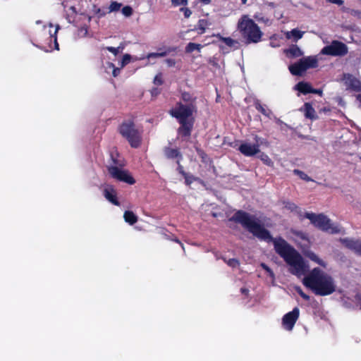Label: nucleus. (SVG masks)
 Instances as JSON below:
<instances>
[{"label":"nucleus","mask_w":361,"mask_h":361,"mask_svg":"<svg viewBox=\"0 0 361 361\" xmlns=\"http://www.w3.org/2000/svg\"><path fill=\"white\" fill-rule=\"evenodd\" d=\"M212 25L211 22L208 19H200L199 20L197 29L199 30V34H203L205 32L206 29Z\"/></svg>","instance_id":"obj_21"},{"label":"nucleus","mask_w":361,"mask_h":361,"mask_svg":"<svg viewBox=\"0 0 361 361\" xmlns=\"http://www.w3.org/2000/svg\"><path fill=\"white\" fill-rule=\"evenodd\" d=\"M82 1H85L86 3V6L82 4L78 9L75 6L70 4L68 0H66L63 2L62 5L64 9V16L68 23H72L74 21L77 13L85 16L87 19V23H90L92 17L86 15L87 8L90 0H82Z\"/></svg>","instance_id":"obj_7"},{"label":"nucleus","mask_w":361,"mask_h":361,"mask_svg":"<svg viewBox=\"0 0 361 361\" xmlns=\"http://www.w3.org/2000/svg\"><path fill=\"white\" fill-rule=\"evenodd\" d=\"M298 293L305 300H308L310 299V297L307 295H306L305 293H304L300 288H298Z\"/></svg>","instance_id":"obj_48"},{"label":"nucleus","mask_w":361,"mask_h":361,"mask_svg":"<svg viewBox=\"0 0 361 361\" xmlns=\"http://www.w3.org/2000/svg\"><path fill=\"white\" fill-rule=\"evenodd\" d=\"M131 60V56L128 54H126L123 55L122 60L120 61L121 68H123L128 63H130Z\"/></svg>","instance_id":"obj_34"},{"label":"nucleus","mask_w":361,"mask_h":361,"mask_svg":"<svg viewBox=\"0 0 361 361\" xmlns=\"http://www.w3.org/2000/svg\"><path fill=\"white\" fill-rule=\"evenodd\" d=\"M356 99L359 102L360 106L361 107V94L357 95Z\"/></svg>","instance_id":"obj_52"},{"label":"nucleus","mask_w":361,"mask_h":361,"mask_svg":"<svg viewBox=\"0 0 361 361\" xmlns=\"http://www.w3.org/2000/svg\"><path fill=\"white\" fill-rule=\"evenodd\" d=\"M164 154L169 159L181 158V155L177 149L166 147L164 149Z\"/></svg>","instance_id":"obj_22"},{"label":"nucleus","mask_w":361,"mask_h":361,"mask_svg":"<svg viewBox=\"0 0 361 361\" xmlns=\"http://www.w3.org/2000/svg\"><path fill=\"white\" fill-rule=\"evenodd\" d=\"M163 83L161 74H157L154 79V84L156 85H161Z\"/></svg>","instance_id":"obj_40"},{"label":"nucleus","mask_w":361,"mask_h":361,"mask_svg":"<svg viewBox=\"0 0 361 361\" xmlns=\"http://www.w3.org/2000/svg\"><path fill=\"white\" fill-rule=\"evenodd\" d=\"M326 1L329 3H331V4H337L338 6H341L344 3V1L343 0H326Z\"/></svg>","instance_id":"obj_47"},{"label":"nucleus","mask_w":361,"mask_h":361,"mask_svg":"<svg viewBox=\"0 0 361 361\" xmlns=\"http://www.w3.org/2000/svg\"><path fill=\"white\" fill-rule=\"evenodd\" d=\"M255 106L259 111H260L265 116L270 118L272 117L273 114H272L271 111L270 109L266 108V106L262 105L259 103V102H258V101L256 102L255 104Z\"/></svg>","instance_id":"obj_23"},{"label":"nucleus","mask_w":361,"mask_h":361,"mask_svg":"<svg viewBox=\"0 0 361 361\" xmlns=\"http://www.w3.org/2000/svg\"><path fill=\"white\" fill-rule=\"evenodd\" d=\"M107 66H108L106 68H110L112 70V75L114 77H116L119 75L120 71H121V67L116 68V67H115L114 64L112 63H108Z\"/></svg>","instance_id":"obj_33"},{"label":"nucleus","mask_w":361,"mask_h":361,"mask_svg":"<svg viewBox=\"0 0 361 361\" xmlns=\"http://www.w3.org/2000/svg\"><path fill=\"white\" fill-rule=\"evenodd\" d=\"M157 93H158V92H157V89H154V90H152V94H157Z\"/></svg>","instance_id":"obj_55"},{"label":"nucleus","mask_w":361,"mask_h":361,"mask_svg":"<svg viewBox=\"0 0 361 361\" xmlns=\"http://www.w3.org/2000/svg\"><path fill=\"white\" fill-rule=\"evenodd\" d=\"M261 267L269 273V276L272 279H274V272L271 270V269L267 265H266L265 264L262 263L261 264Z\"/></svg>","instance_id":"obj_42"},{"label":"nucleus","mask_w":361,"mask_h":361,"mask_svg":"<svg viewBox=\"0 0 361 361\" xmlns=\"http://www.w3.org/2000/svg\"><path fill=\"white\" fill-rule=\"evenodd\" d=\"M295 90H298L302 94L311 93L313 91V88L309 83L300 82H298L295 87Z\"/></svg>","instance_id":"obj_20"},{"label":"nucleus","mask_w":361,"mask_h":361,"mask_svg":"<svg viewBox=\"0 0 361 361\" xmlns=\"http://www.w3.org/2000/svg\"><path fill=\"white\" fill-rule=\"evenodd\" d=\"M180 10L183 13L185 17L187 18H188L192 14V11L188 8L182 7Z\"/></svg>","instance_id":"obj_41"},{"label":"nucleus","mask_w":361,"mask_h":361,"mask_svg":"<svg viewBox=\"0 0 361 361\" xmlns=\"http://www.w3.org/2000/svg\"><path fill=\"white\" fill-rule=\"evenodd\" d=\"M340 81L347 90L361 91V81L352 74L343 73Z\"/></svg>","instance_id":"obj_13"},{"label":"nucleus","mask_w":361,"mask_h":361,"mask_svg":"<svg viewBox=\"0 0 361 361\" xmlns=\"http://www.w3.org/2000/svg\"><path fill=\"white\" fill-rule=\"evenodd\" d=\"M221 40H222L226 45L230 47H234L238 42L231 39V37H221Z\"/></svg>","instance_id":"obj_35"},{"label":"nucleus","mask_w":361,"mask_h":361,"mask_svg":"<svg viewBox=\"0 0 361 361\" xmlns=\"http://www.w3.org/2000/svg\"><path fill=\"white\" fill-rule=\"evenodd\" d=\"M200 1L204 4H208L211 2V0H200Z\"/></svg>","instance_id":"obj_54"},{"label":"nucleus","mask_w":361,"mask_h":361,"mask_svg":"<svg viewBox=\"0 0 361 361\" xmlns=\"http://www.w3.org/2000/svg\"><path fill=\"white\" fill-rule=\"evenodd\" d=\"M121 11H122V13L126 17H129L133 14V9L130 6H124L122 8Z\"/></svg>","instance_id":"obj_37"},{"label":"nucleus","mask_w":361,"mask_h":361,"mask_svg":"<svg viewBox=\"0 0 361 361\" xmlns=\"http://www.w3.org/2000/svg\"><path fill=\"white\" fill-rule=\"evenodd\" d=\"M123 217L125 221L130 225L135 224L137 219V216L133 214V212L130 211H126L124 213Z\"/></svg>","instance_id":"obj_27"},{"label":"nucleus","mask_w":361,"mask_h":361,"mask_svg":"<svg viewBox=\"0 0 361 361\" xmlns=\"http://www.w3.org/2000/svg\"><path fill=\"white\" fill-rule=\"evenodd\" d=\"M120 133L126 137L133 147H137L141 142V134L134 123L130 121L123 122L119 128Z\"/></svg>","instance_id":"obj_6"},{"label":"nucleus","mask_w":361,"mask_h":361,"mask_svg":"<svg viewBox=\"0 0 361 361\" xmlns=\"http://www.w3.org/2000/svg\"><path fill=\"white\" fill-rule=\"evenodd\" d=\"M341 243L348 248L353 250L355 253L361 255V241L350 238H343Z\"/></svg>","instance_id":"obj_14"},{"label":"nucleus","mask_w":361,"mask_h":361,"mask_svg":"<svg viewBox=\"0 0 361 361\" xmlns=\"http://www.w3.org/2000/svg\"><path fill=\"white\" fill-rule=\"evenodd\" d=\"M243 4H245L247 3V0H241Z\"/></svg>","instance_id":"obj_57"},{"label":"nucleus","mask_w":361,"mask_h":361,"mask_svg":"<svg viewBox=\"0 0 361 361\" xmlns=\"http://www.w3.org/2000/svg\"><path fill=\"white\" fill-rule=\"evenodd\" d=\"M106 49L114 54L115 56L117 55L118 53L119 52V47L115 48L113 47H106Z\"/></svg>","instance_id":"obj_44"},{"label":"nucleus","mask_w":361,"mask_h":361,"mask_svg":"<svg viewBox=\"0 0 361 361\" xmlns=\"http://www.w3.org/2000/svg\"><path fill=\"white\" fill-rule=\"evenodd\" d=\"M348 51L347 45L340 41L334 40L329 45L325 46L321 50V54L332 56H343Z\"/></svg>","instance_id":"obj_9"},{"label":"nucleus","mask_w":361,"mask_h":361,"mask_svg":"<svg viewBox=\"0 0 361 361\" xmlns=\"http://www.w3.org/2000/svg\"><path fill=\"white\" fill-rule=\"evenodd\" d=\"M302 283L318 295H329L336 290L333 278L318 267L314 268L303 277Z\"/></svg>","instance_id":"obj_2"},{"label":"nucleus","mask_w":361,"mask_h":361,"mask_svg":"<svg viewBox=\"0 0 361 361\" xmlns=\"http://www.w3.org/2000/svg\"><path fill=\"white\" fill-rule=\"evenodd\" d=\"M286 53L290 57L297 58L303 55V51L297 46L292 45L286 50Z\"/></svg>","instance_id":"obj_19"},{"label":"nucleus","mask_w":361,"mask_h":361,"mask_svg":"<svg viewBox=\"0 0 361 361\" xmlns=\"http://www.w3.org/2000/svg\"><path fill=\"white\" fill-rule=\"evenodd\" d=\"M260 159L267 166H273L274 163L269 156L264 153L260 154Z\"/></svg>","instance_id":"obj_32"},{"label":"nucleus","mask_w":361,"mask_h":361,"mask_svg":"<svg viewBox=\"0 0 361 361\" xmlns=\"http://www.w3.org/2000/svg\"><path fill=\"white\" fill-rule=\"evenodd\" d=\"M165 63L169 67H173L176 65V61L173 59H167L165 60Z\"/></svg>","instance_id":"obj_45"},{"label":"nucleus","mask_w":361,"mask_h":361,"mask_svg":"<svg viewBox=\"0 0 361 361\" xmlns=\"http://www.w3.org/2000/svg\"><path fill=\"white\" fill-rule=\"evenodd\" d=\"M145 57H140L139 59H144Z\"/></svg>","instance_id":"obj_59"},{"label":"nucleus","mask_w":361,"mask_h":361,"mask_svg":"<svg viewBox=\"0 0 361 361\" xmlns=\"http://www.w3.org/2000/svg\"><path fill=\"white\" fill-rule=\"evenodd\" d=\"M171 4L173 6H186L188 0H171Z\"/></svg>","instance_id":"obj_38"},{"label":"nucleus","mask_w":361,"mask_h":361,"mask_svg":"<svg viewBox=\"0 0 361 361\" xmlns=\"http://www.w3.org/2000/svg\"><path fill=\"white\" fill-rule=\"evenodd\" d=\"M299 315L300 310L298 307L293 308L292 311L284 314L281 322L283 328L288 331H292L299 318Z\"/></svg>","instance_id":"obj_11"},{"label":"nucleus","mask_w":361,"mask_h":361,"mask_svg":"<svg viewBox=\"0 0 361 361\" xmlns=\"http://www.w3.org/2000/svg\"><path fill=\"white\" fill-rule=\"evenodd\" d=\"M169 52V51H162V52H158V53H155V52L149 53V54H148L146 56V59H155L157 58L164 57Z\"/></svg>","instance_id":"obj_29"},{"label":"nucleus","mask_w":361,"mask_h":361,"mask_svg":"<svg viewBox=\"0 0 361 361\" xmlns=\"http://www.w3.org/2000/svg\"><path fill=\"white\" fill-rule=\"evenodd\" d=\"M293 173L298 176L301 179L306 180V181H312L313 180L308 176L305 173H304L302 171H300L298 169H295L293 171Z\"/></svg>","instance_id":"obj_30"},{"label":"nucleus","mask_w":361,"mask_h":361,"mask_svg":"<svg viewBox=\"0 0 361 361\" xmlns=\"http://www.w3.org/2000/svg\"><path fill=\"white\" fill-rule=\"evenodd\" d=\"M182 99L185 102H189V103L192 102V97L188 93H185V92L183 93L182 94Z\"/></svg>","instance_id":"obj_43"},{"label":"nucleus","mask_w":361,"mask_h":361,"mask_svg":"<svg viewBox=\"0 0 361 361\" xmlns=\"http://www.w3.org/2000/svg\"><path fill=\"white\" fill-rule=\"evenodd\" d=\"M225 262L232 268H236L240 265V262L238 259L233 258L228 260L224 259Z\"/></svg>","instance_id":"obj_36"},{"label":"nucleus","mask_w":361,"mask_h":361,"mask_svg":"<svg viewBox=\"0 0 361 361\" xmlns=\"http://www.w3.org/2000/svg\"><path fill=\"white\" fill-rule=\"evenodd\" d=\"M109 172L110 175L114 178L120 181L125 182L130 185L135 183L134 178L131 176V175L125 170H123L116 166H110L109 167Z\"/></svg>","instance_id":"obj_12"},{"label":"nucleus","mask_w":361,"mask_h":361,"mask_svg":"<svg viewBox=\"0 0 361 361\" xmlns=\"http://www.w3.org/2000/svg\"><path fill=\"white\" fill-rule=\"evenodd\" d=\"M311 93H314V94H317L322 95V91L321 90L313 89V91H312Z\"/></svg>","instance_id":"obj_50"},{"label":"nucleus","mask_w":361,"mask_h":361,"mask_svg":"<svg viewBox=\"0 0 361 361\" xmlns=\"http://www.w3.org/2000/svg\"><path fill=\"white\" fill-rule=\"evenodd\" d=\"M229 221L241 224L249 232L261 240L272 242L275 252L288 265V271L290 274L298 278L305 277L307 275L309 265L302 255L282 238H272L269 232L259 224V220L255 216L240 210L235 212L229 219Z\"/></svg>","instance_id":"obj_1"},{"label":"nucleus","mask_w":361,"mask_h":361,"mask_svg":"<svg viewBox=\"0 0 361 361\" xmlns=\"http://www.w3.org/2000/svg\"><path fill=\"white\" fill-rule=\"evenodd\" d=\"M122 4L117 1H112L109 7L108 13L118 11L121 9Z\"/></svg>","instance_id":"obj_31"},{"label":"nucleus","mask_w":361,"mask_h":361,"mask_svg":"<svg viewBox=\"0 0 361 361\" xmlns=\"http://www.w3.org/2000/svg\"><path fill=\"white\" fill-rule=\"evenodd\" d=\"M49 28H52V27H53V25H52L51 23H50V24L49 25Z\"/></svg>","instance_id":"obj_58"},{"label":"nucleus","mask_w":361,"mask_h":361,"mask_svg":"<svg viewBox=\"0 0 361 361\" xmlns=\"http://www.w3.org/2000/svg\"><path fill=\"white\" fill-rule=\"evenodd\" d=\"M237 27L248 43L259 42L263 35L259 27L247 15L241 16L238 20Z\"/></svg>","instance_id":"obj_4"},{"label":"nucleus","mask_w":361,"mask_h":361,"mask_svg":"<svg viewBox=\"0 0 361 361\" xmlns=\"http://www.w3.org/2000/svg\"><path fill=\"white\" fill-rule=\"evenodd\" d=\"M303 35L304 32L298 29H293L290 31H287L285 32V35L287 39L293 38L295 42H297L298 39H301Z\"/></svg>","instance_id":"obj_18"},{"label":"nucleus","mask_w":361,"mask_h":361,"mask_svg":"<svg viewBox=\"0 0 361 361\" xmlns=\"http://www.w3.org/2000/svg\"><path fill=\"white\" fill-rule=\"evenodd\" d=\"M203 46L200 44L190 42L185 47V52L191 53L194 51H200Z\"/></svg>","instance_id":"obj_25"},{"label":"nucleus","mask_w":361,"mask_h":361,"mask_svg":"<svg viewBox=\"0 0 361 361\" xmlns=\"http://www.w3.org/2000/svg\"><path fill=\"white\" fill-rule=\"evenodd\" d=\"M76 35L78 38H84V37H88L89 36V25H84L82 26H80L78 30Z\"/></svg>","instance_id":"obj_26"},{"label":"nucleus","mask_w":361,"mask_h":361,"mask_svg":"<svg viewBox=\"0 0 361 361\" xmlns=\"http://www.w3.org/2000/svg\"><path fill=\"white\" fill-rule=\"evenodd\" d=\"M305 116L310 119L315 118V111L312 105L309 103H305L304 105Z\"/></svg>","instance_id":"obj_24"},{"label":"nucleus","mask_w":361,"mask_h":361,"mask_svg":"<svg viewBox=\"0 0 361 361\" xmlns=\"http://www.w3.org/2000/svg\"><path fill=\"white\" fill-rule=\"evenodd\" d=\"M104 196L105 198L114 205H119L116 199V192L111 185H106L104 189Z\"/></svg>","instance_id":"obj_16"},{"label":"nucleus","mask_w":361,"mask_h":361,"mask_svg":"<svg viewBox=\"0 0 361 361\" xmlns=\"http://www.w3.org/2000/svg\"><path fill=\"white\" fill-rule=\"evenodd\" d=\"M302 253L306 257L309 258L311 261L315 262L316 264L320 265L324 268L326 267V263L312 250L308 249L304 250H302Z\"/></svg>","instance_id":"obj_17"},{"label":"nucleus","mask_w":361,"mask_h":361,"mask_svg":"<svg viewBox=\"0 0 361 361\" xmlns=\"http://www.w3.org/2000/svg\"><path fill=\"white\" fill-rule=\"evenodd\" d=\"M304 216L308 219L314 226L323 231L338 233L341 231L338 225L331 223V220L322 214H316L312 212H305Z\"/></svg>","instance_id":"obj_5"},{"label":"nucleus","mask_w":361,"mask_h":361,"mask_svg":"<svg viewBox=\"0 0 361 361\" xmlns=\"http://www.w3.org/2000/svg\"><path fill=\"white\" fill-rule=\"evenodd\" d=\"M94 13L97 15V17L99 18L105 16L106 14L108 13L99 8H96L95 6H94Z\"/></svg>","instance_id":"obj_39"},{"label":"nucleus","mask_w":361,"mask_h":361,"mask_svg":"<svg viewBox=\"0 0 361 361\" xmlns=\"http://www.w3.org/2000/svg\"><path fill=\"white\" fill-rule=\"evenodd\" d=\"M318 66V59L316 56L303 57L299 61L289 66L288 69L292 75H300L309 68Z\"/></svg>","instance_id":"obj_8"},{"label":"nucleus","mask_w":361,"mask_h":361,"mask_svg":"<svg viewBox=\"0 0 361 361\" xmlns=\"http://www.w3.org/2000/svg\"><path fill=\"white\" fill-rule=\"evenodd\" d=\"M196 110L193 102L183 104L178 103L170 110V114L178 119L181 126L178 129V133L182 136L188 137L193 126L192 118V113Z\"/></svg>","instance_id":"obj_3"},{"label":"nucleus","mask_w":361,"mask_h":361,"mask_svg":"<svg viewBox=\"0 0 361 361\" xmlns=\"http://www.w3.org/2000/svg\"><path fill=\"white\" fill-rule=\"evenodd\" d=\"M290 238L300 246L306 245L309 243L307 234L299 231H292L290 232Z\"/></svg>","instance_id":"obj_15"},{"label":"nucleus","mask_w":361,"mask_h":361,"mask_svg":"<svg viewBox=\"0 0 361 361\" xmlns=\"http://www.w3.org/2000/svg\"><path fill=\"white\" fill-rule=\"evenodd\" d=\"M248 291L249 290L247 288H241V292L243 294H245V295L247 294Z\"/></svg>","instance_id":"obj_53"},{"label":"nucleus","mask_w":361,"mask_h":361,"mask_svg":"<svg viewBox=\"0 0 361 361\" xmlns=\"http://www.w3.org/2000/svg\"><path fill=\"white\" fill-rule=\"evenodd\" d=\"M59 29H60V26L59 25H56L54 32H52L50 29L48 31L51 39H54V44H55V49L57 50H59V44L57 43V39H56V33L58 32Z\"/></svg>","instance_id":"obj_28"},{"label":"nucleus","mask_w":361,"mask_h":361,"mask_svg":"<svg viewBox=\"0 0 361 361\" xmlns=\"http://www.w3.org/2000/svg\"><path fill=\"white\" fill-rule=\"evenodd\" d=\"M178 166V171L180 173H181L183 176H185L187 173L184 172L183 166L180 164L179 160L177 161Z\"/></svg>","instance_id":"obj_49"},{"label":"nucleus","mask_w":361,"mask_h":361,"mask_svg":"<svg viewBox=\"0 0 361 361\" xmlns=\"http://www.w3.org/2000/svg\"><path fill=\"white\" fill-rule=\"evenodd\" d=\"M288 208L292 211L298 209L297 206H295L294 204H290Z\"/></svg>","instance_id":"obj_51"},{"label":"nucleus","mask_w":361,"mask_h":361,"mask_svg":"<svg viewBox=\"0 0 361 361\" xmlns=\"http://www.w3.org/2000/svg\"><path fill=\"white\" fill-rule=\"evenodd\" d=\"M184 178L185 179V183L187 185H190L194 180V178L192 176H189L188 174L184 176Z\"/></svg>","instance_id":"obj_46"},{"label":"nucleus","mask_w":361,"mask_h":361,"mask_svg":"<svg viewBox=\"0 0 361 361\" xmlns=\"http://www.w3.org/2000/svg\"><path fill=\"white\" fill-rule=\"evenodd\" d=\"M255 143L251 144L247 142L242 143L238 150L246 157H252L259 152V146L263 143L262 138L258 136L255 137Z\"/></svg>","instance_id":"obj_10"},{"label":"nucleus","mask_w":361,"mask_h":361,"mask_svg":"<svg viewBox=\"0 0 361 361\" xmlns=\"http://www.w3.org/2000/svg\"><path fill=\"white\" fill-rule=\"evenodd\" d=\"M271 46L273 47H277L278 45L275 44V43H274L273 42H271Z\"/></svg>","instance_id":"obj_56"}]
</instances>
